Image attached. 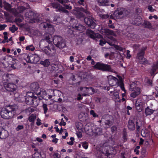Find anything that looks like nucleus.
Listing matches in <instances>:
<instances>
[{
    "label": "nucleus",
    "mask_w": 158,
    "mask_h": 158,
    "mask_svg": "<svg viewBox=\"0 0 158 158\" xmlns=\"http://www.w3.org/2000/svg\"><path fill=\"white\" fill-rule=\"evenodd\" d=\"M45 40L50 44L52 41L56 46L60 49L63 48L66 46V41L64 39L60 36L55 35L53 38L49 33H47L45 36Z\"/></svg>",
    "instance_id": "obj_1"
},
{
    "label": "nucleus",
    "mask_w": 158,
    "mask_h": 158,
    "mask_svg": "<svg viewBox=\"0 0 158 158\" xmlns=\"http://www.w3.org/2000/svg\"><path fill=\"white\" fill-rule=\"evenodd\" d=\"M73 22V23L72 25V28H71V29H70L69 30V32L71 34H73L74 36L75 35H79V32L77 33V32L78 31H84L85 29V27L83 25H82L79 23L77 20L74 19L72 20L71 21V22Z\"/></svg>",
    "instance_id": "obj_2"
},
{
    "label": "nucleus",
    "mask_w": 158,
    "mask_h": 158,
    "mask_svg": "<svg viewBox=\"0 0 158 158\" xmlns=\"http://www.w3.org/2000/svg\"><path fill=\"white\" fill-rule=\"evenodd\" d=\"M15 109L10 106L2 108L0 112V115L2 118L4 119H9L12 118L15 113Z\"/></svg>",
    "instance_id": "obj_3"
},
{
    "label": "nucleus",
    "mask_w": 158,
    "mask_h": 158,
    "mask_svg": "<svg viewBox=\"0 0 158 158\" xmlns=\"http://www.w3.org/2000/svg\"><path fill=\"white\" fill-rule=\"evenodd\" d=\"M117 77L118 79L116 77H114L113 79L110 81L109 83L112 86H119L121 90L124 92V93L122 94V97H124L125 96L126 90L124 88L123 81L121 76H118Z\"/></svg>",
    "instance_id": "obj_4"
},
{
    "label": "nucleus",
    "mask_w": 158,
    "mask_h": 158,
    "mask_svg": "<svg viewBox=\"0 0 158 158\" xmlns=\"http://www.w3.org/2000/svg\"><path fill=\"white\" fill-rule=\"evenodd\" d=\"M81 12H84L87 15L90 14V12L87 10L86 7L85 8L83 7H77L76 9L73 10V13L77 18L82 20L85 18V15Z\"/></svg>",
    "instance_id": "obj_5"
},
{
    "label": "nucleus",
    "mask_w": 158,
    "mask_h": 158,
    "mask_svg": "<svg viewBox=\"0 0 158 158\" xmlns=\"http://www.w3.org/2000/svg\"><path fill=\"white\" fill-rule=\"evenodd\" d=\"M147 49L146 46L142 48L137 54L136 58L139 60L140 64L144 65L149 64L148 60L144 58L145 51Z\"/></svg>",
    "instance_id": "obj_6"
},
{
    "label": "nucleus",
    "mask_w": 158,
    "mask_h": 158,
    "mask_svg": "<svg viewBox=\"0 0 158 158\" xmlns=\"http://www.w3.org/2000/svg\"><path fill=\"white\" fill-rule=\"evenodd\" d=\"M13 83H4L3 86L5 89L7 91L10 92V94L15 97V95L18 94L17 93V86L16 85Z\"/></svg>",
    "instance_id": "obj_7"
},
{
    "label": "nucleus",
    "mask_w": 158,
    "mask_h": 158,
    "mask_svg": "<svg viewBox=\"0 0 158 158\" xmlns=\"http://www.w3.org/2000/svg\"><path fill=\"white\" fill-rule=\"evenodd\" d=\"M24 58L27 63L31 64H36L40 60V58L37 55L31 53L25 54Z\"/></svg>",
    "instance_id": "obj_8"
},
{
    "label": "nucleus",
    "mask_w": 158,
    "mask_h": 158,
    "mask_svg": "<svg viewBox=\"0 0 158 158\" xmlns=\"http://www.w3.org/2000/svg\"><path fill=\"white\" fill-rule=\"evenodd\" d=\"M94 68L95 69L103 71H112V69H111V66L110 65L104 64L100 62H97L94 65Z\"/></svg>",
    "instance_id": "obj_9"
},
{
    "label": "nucleus",
    "mask_w": 158,
    "mask_h": 158,
    "mask_svg": "<svg viewBox=\"0 0 158 158\" xmlns=\"http://www.w3.org/2000/svg\"><path fill=\"white\" fill-rule=\"evenodd\" d=\"M51 5L53 8L56 9L55 11L56 12H59L64 13L67 15H68L69 14V11L68 10H65L64 7L58 2L52 3Z\"/></svg>",
    "instance_id": "obj_10"
},
{
    "label": "nucleus",
    "mask_w": 158,
    "mask_h": 158,
    "mask_svg": "<svg viewBox=\"0 0 158 158\" xmlns=\"http://www.w3.org/2000/svg\"><path fill=\"white\" fill-rule=\"evenodd\" d=\"M44 51L46 55L49 56H52L55 54L56 49L54 45L50 44L44 47Z\"/></svg>",
    "instance_id": "obj_11"
},
{
    "label": "nucleus",
    "mask_w": 158,
    "mask_h": 158,
    "mask_svg": "<svg viewBox=\"0 0 158 158\" xmlns=\"http://www.w3.org/2000/svg\"><path fill=\"white\" fill-rule=\"evenodd\" d=\"M15 76L12 74H4L2 77L3 80L6 81L17 83L19 80L15 79Z\"/></svg>",
    "instance_id": "obj_12"
},
{
    "label": "nucleus",
    "mask_w": 158,
    "mask_h": 158,
    "mask_svg": "<svg viewBox=\"0 0 158 158\" xmlns=\"http://www.w3.org/2000/svg\"><path fill=\"white\" fill-rule=\"evenodd\" d=\"M131 23L136 26H139L142 22L141 17L137 15H134L133 18L130 20Z\"/></svg>",
    "instance_id": "obj_13"
},
{
    "label": "nucleus",
    "mask_w": 158,
    "mask_h": 158,
    "mask_svg": "<svg viewBox=\"0 0 158 158\" xmlns=\"http://www.w3.org/2000/svg\"><path fill=\"white\" fill-rule=\"evenodd\" d=\"M109 38L110 40H108L106 41L104 40H100L99 44L101 46H103L104 44H105L107 43L110 46H114L115 44V42L116 41V39L112 36L110 37Z\"/></svg>",
    "instance_id": "obj_14"
},
{
    "label": "nucleus",
    "mask_w": 158,
    "mask_h": 158,
    "mask_svg": "<svg viewBox=\"0 0 158 158\" xmlns=\"http://www.w3.org/2000/svg\"><path fill=\"white\" fill-rule=\"evenodd\" d=\"M130 90L133 91L130 94L131 97L133 98H136L141 93L140 88L136 86H135V87H133L132 84L130 85Z\"/></svg>",
    "instance_id": "obj_15"
},
{
    "label": "nucleus",
    "mask_w": 158,
    "mask_h": 158,
    "mask_svg": "<svg viewBox=\"0 0 158 158\" xmlns=\"http://www.w3.org/2000/svg\"><path fill=\"white\" fill-rule=\"evenodd\" d=\"M84 22L88 26L91 28H94L96 26V23L92 18H85L84 19Z\"/></svg>",
    "instance_id": "obj_16"
},
{
    "label": "nucleus",
    "mask_w": 158,
    "mask_h": 158,
    "mask_svg": "<svg viewBox=\"0 0 158 158\" xmlns=\"http://www.w3.org/2000/svg\"><path fill=\"white\" fill-rule=\"evenodd\" d=\"M8 56L12 59V60L9 61V66L12 69H15L17 67L18 61L14 58V56L9 55Z\"/></svg>",
    "instance_id": "obj_17"
},
{
    "label": "nucleus",
    "mask_w": 158,
    "mask_h": 158,
    "mask_svg": "<svg viewBox=\"0 0 158 158\" xmlns=\"http://www.w3.org/2000/svg\"><path fill=\"white\" fill-rule=\"evenodd\" d=\"M111 155L109 151H106L105 153L99 151H97L96 154V156L98 158H106V157L110 158V156Z\"/></svg>",
    "instance_id": "obj_18"
},
{
    "label": "nucleus",
    "mask_w": 158,
    "mask_h": 158,
    "mask_svg": "<svg viewBox=\"0 0 158 158\" xmlns=\"http://www.w3.org/2000/svg\"><path fill=\"white\" fill-rule=\"evenodd\" d=\"M110 116L108 114H105L102 116V120L105 125L109 126L112 125V122L110 120Z\"/></svg>",
    "instance_id": "obj_19"
},
{
    "label": "nucleus",
    "mask_w": 158,
    "mask_h": 158,
    "mask_svg": "<svg viewBox=\"0 0 158 158\" xmlns=\"http://www.w3.org/2000/svg\"><path fill=\"white\" fill-rule=\"evenodd\" d=\"M30 88L31 90L34 92L35 94H36V92H38V90L40 89L39 84L37 82L32 83L30 85Z\"/></svg>",
    "instance_id": "obj_20"
},
{
    "label": "nucleus",
    "mask_w": 158,
    "mask_h": 158,
    "mask_svg": "<svg viewBox=\"0 0 158 158\" xmlns=\"http://www.w3.org/2000/svg\"><path fill=\"white\" fill-rule=\"evenodd\" d=\"M25 17L28 19L34 20L35 16V14L31 10H29L25 14Z\"/></svg>",
    "instance_id": "obj_21"
},
{
    "label": "nucleus",
    "mask_w": 158,
    "mask_h": 158,
    "mask_svg": "<svg viewBox=\"0 0 158 158\" xmlns=\"http://www.w3.org/2000/svg\"><path fill=\"white\" fill-rule=\"evenodd\" d=\"M117 10L122 17L127 16L128 14V10L125 8H118Z\"/></svg>",
    "instance_id": "obj_22"
},
{
    "label": "nucleus",
    "mask_w": 158,
    "mask_h": 158,
    "mask_svg": "<svg viewBox=\"0 0 158 158\" xmlns=\"http://www.w3.org/2000/svg\"><path fill=\"white\" fill-rule=\"evenodd\" d=\"M37 98L38 97L44 98L46 95V92L45 90L41 88L38 90V92L36 94Z\"/></svg>",
    "instance_id": "obj_23"
},
{
    "label": "nucleus",
    "mask_w": 158,
    "mask_h": 158,
    "mask_svg": "<svg viewBox=\"0 0 158 158\" xmlns=\"http://www.w3.org/2000/svg\"><path fill=\"white\" fill-rule=\"evenodd\" d=\"M134 120L130 119L128 121L127 127L128 129L130 131H134L135 129Z\"/></svg>",
    "instance_id": "obj_24"
},
{
    "label": "nucleus",
    "mask_w": 158,
    "mask_h": 158,
    "mask_svg": "<svg viewBox=\"0 0 158 158\" xmlns=\"http://www.w3.org/2000/svg\"><path fill=\"white\" fill-rule=\"evenodd\" d=\"M37 99V97L32 98L25 97V102L28 105H32L34 103V101Z\"/></svg>",
    "instance_id": "obj_25"
},
{
    "label": "nucleus",
    "mask_w": 158,
    "mask_h": 158,
    "mask_svg": "<svg viewBox=\"0 0 158 158\" xmlns=\"http://www.w3.org/2000/svg\"><path fill=\"white\" fill-rule=\"evenodd\" d=\"M98 2L100 6H109L110 5L108 0H98Z\"/></svg>",
    "instance_id": "obj_26"
},
{
    "label": "nucleus",
    "mask_w": 158,
    "mask_h": 158,
    "mask_svg": "<svg viewBox=\"0 0 158 158\" xmlns=\"http://www.w3.org/2000/svg\"><path fill=\"white\" fill-rule=\"evenodd\" d=\"M86 91L87 93V94H83L82 95L84 96H85L86 95H92L94 94L95 92V90L92 87H86Z\"/></svg>",
    "instance_id": "obj_27"
},
{
    "label": "nucleus",
    "mask_w": 158,
    "mask_h": 158,
    "mask_svg": "<svg viewBox=\"0 0 158 158\" xmlns=\"http://www.w3.org/2000/svg\"><path fill=\"white\" fill-rule=\"evenodd\" d=\"M86 34L89 37L94 39L95 38L94 32L90 29H88L86 31Z\"/></svg>",
    "instance_id": "obj_28"
},
{
    "label": "nucleus",
    "mask_w": 158,
    "mask_h": 158,
    "mask_svg": "<svg viewBox=\"0 0 158 158\" xmlns=\"http://www.w3.org/2000/svg\"><path fill=\"white\" fill-rule=\"evenodd\" d=\"M40 64L46 67H48L51 64L49 59H46L44 61H41Z\"/></svg>",
    "instance_id": "obj_29"
},
{
    "label": "nucleus",
    "mask_w": 158,
    "mask_h": 158,
    "mask_svg": "<svg viewBox=\"0 0 158 158\" xmlns=\"http://www.w3.org/2000/svg\"><path fill=\"white\" fill-rule=\"evenodd\" d=\"M103 32L105 33V34L106 35H114V32L112 30H110L108 29L105 28L103 30Z\"/></svg>",
    "instance_id": "obj_30"
},
{
    "label": "nucleus",
    "mask_w": 158,
    "mask_h": 158,
    "mask_svg": "<svg viewBox=\"0 0 158 158\" xmlns=\"http://www.w3.org/2000/svg\"><path fill=\"white\" fill-rule=\"evenodd\" d=\"M50 66L53 71H56L58 70L60 65L56 63H51Z\"/></svg>",
    "instance_id": "obj_31"
},
{
    "label": "nucleus",
    "mask_w": 158,
    "mask_h": 158,
    "mask_svg": "<svg viewBox=\"0 0 158 158\" xmlns=\"http://www.w3.org/2000/svg\"><path fill=\"white\" fill-rule=\"evenodd\" d=\"M77 3L79 6L84 7V8H85L86 7L87 10H88V7L85 0H79L77 2Z\"/></svg>",
    "instance_id": "obj_32"
},
{
    "label": "nucleus",
    "mask_w": 158,
    "mask_h": 158,
    "mask_svg": "<svg viewBox=\"0 0 158 158\" xmlns=\"http://www.w3.org/2000/svg\"><path fill=\"white\" fill-rule=\"evenodd\" d=\"M142 126V123L140 121H137L136 123V128L137 132H139Z\"/></svg>",
    "instance_id": "obj_33"
},
{
    "label": "nucleus",
    "mask_w": 158,
    "mask_h": 158,
    "mask_svg": "<svg viewBox=\"0 0 158 158\" xmlns=\"http://www.w3.org/2000/svg\"><path fill=\"white\" fill-rule=\"evenodd\" d=\"M36 118V115L35 114H31L29 117L28 120L29 122L34 123Z\"/></svg>",
    "instance_id": "obj_34"
},
{
    "label": "nucleus",
    "mask_w": 158,
    "mask_h": 158,
    "mask_svg": "<svg viewBox=\"0 0 158 158\" xmlns=\"http://www.w3.org/2000/svg\"><path fill=\"white\" fill-rule=\"evenodd\" d=\"M142 26L144 27L145 28H150L152 27V26L151 23L147 21H144L142 24Z\"/></svg>",
    "instance_id": "obj_35"
},
{
    "label": "nucleus",
    "mask_w": 158,
    "mask_h": 158,
    "mask_svg": "<svg viewBox=\"0 0 158 158\" xmlns=\"http://www.w3.org/2000/svg\"><path fill=\"white\" fill-rule=\"evenodd\" d=\"M113 15L114 18L117 19H119L122 17L117 9L114 11Z\"/></svg>",
    "instance_id": "obj_36"
},
{
    "label": "nucleus",
    "mask_w": 158,
    "mask_h": 158,
    "mask_svg": "<svg viewBox=\"0 0 158 158\" xmlns=\"http://www.w3.org/2000/svg\"><path fill=\"white\" fill-rule=\"evenodd\" d=\"M154 110L150 109L148 107H147L145 109V114L146 115H150L153 113Z\"/></svg>",
    "instance_id": "obj_37"
},
{
    "label": "nucleus",
    "mask_w": 158,
    "mask_h": 158,
    "mask_svg": "<svg viewBox=\"0 0 158 158\" xmlns=\"http://www.w3.org/2000/svg\"><path fill=\"white\" fill-rule=\"evenodd\" d=\"M136 109L139 110V111L142 110V104L141 102L139 100H137L135 102Z\"/></svg>",
    "instance_id": "obj_38"
},
{
    "label": "nucleus",
    "mask_w": 158,
    "mask_h": 158,
    "mask_svg": "<svg viewBox=\"0 0 158 158\" xmlns=\"http://www.w3.org/2000/svg\"><path fill=\"white\" fill-rule=\"evenodd\" d=\"M122 138L123 139L124 142H125L127 141V134L126 130L125 129H124L123 131Z\"/></svg>",
    "instance_id": "obj_39"
},
{
    "label": "nucleus",
    "mask_w": 158,
    "mask_h": 158,
    "mask_svg": "<svg viewBox=\"0 0 158 158\" xmlns=\"http://www.w3.org/2000/svg\"><path fill=\"white\" fill-rule=\"evenodd\" d=\"M27 8H28L30 7V6L29 4H27ZM27 9V8L23 6H20L18 9V12L19 13H22Z\"/></svg>",
    "instance_id": "obj_40"
},
{
    "label": "nucleus",
    "mask_w": 158,
    "mask_h": 158,
    "mask_svg": "<svg viewBox=\"0 0 158 158\" xmlns=\"http://www.w3.org/2000/svg\"><path fill=\"white\" fill-rule=\"evenodd\" d=\"M94 132L97 135H100L102 133V129L101 128L98 127H97L94 130Z\"/></svg>",
    "instance_id": "obj_41"
},
{
    "label": "nucleus",
    "mask_w": 158,
    "mask_h": 158,
    "mask_svg": "<svg viewBox=\"0 0 158 158\" xmlns=\"http://www.w3.org/2000/svg\"><path fill=\"white\" fill-rule=\"evenodd\" d=\"M32 158H43L40 152H36L32 156Z\"/></svg>",
    "instance_id": "obj_42"
},
{
    "label": "nucleus",
    "mask_w": 158,
    "mask_h": 158,
    "mask_svg": "<svg viewBox=\"0 0 158 158\" xmlns=\"http://www.w3.org/2000/svg\"><path fill=\"white\" fill-rule=\"evenodd\" d=\"M18 27H16L15 25H12V26L9 27V30L11 31L12 33H14L15 31L17 30Z\"/></svg>",
    "instance_id": "obj_43"
},
{
    "label": "nucleus",
    "mask_w": 158,
    "mask_h": 158,
    "mask_svg": "<svg viewBox=\"0 0 158 158\" xmlns=\"http://www.w3.org/2000/svg\"><path fill=\"white\" fill-rule=\"evenodd\" d=\"M62 5L63 6V7L65 8V10H70L72 9V6L71 5L69 4H63Z\"/></svg>",
    "instance_id": "obj_44"
},
{
    "label": "nucleus",
    "mask_w": 158,
    "mask_h": 158,
    "mask_svg": "<svg viewBox=\"0 0 158 158\" xmlns=\"http://www.w3.org/2000/svg\"><path fill=\"white\" fill-rule=\"evenodd\" d=\"M35 94L34 92H28L26 94L25 97L33 98L36 96H37L36 95V96H35Z\"/></svg>",
    "instance_id": "obj_45"
},
{
    "label": "nucleus",
    "mask_w": 158,
    "mask_h": 158,
    "mask_svg": "<svg viewBox=\"0 0 158 158\" xmlns=\"http://www.w3.org/2000/svg\"><path fill=\"white\" fill-rule=\"evenodd\" d=\"M51 157L52 158H60V155L57 152H54L52 154Z\"/></svg>",
    "instance_id": "obj_46"
},
{
    "label": "nucleus",
    "mask_w": 158,
    "mask_h": 158,
    "mask_svg": "<svg viewBox=\"0 0 158 158\" xmlns=\"http://www.w3.org/2000/svg\"><path fill=\"white\" fill-rule=\"evenodd\" d=\"M127 37L129 40H132L135 38L136 36L134 33H129L127 35Z\"/></svg>",
    "instance_id": "obj_47"
},
{
    "label": "nucleus",
    "mask_w": 158,
    "mask_h": 158,
    "mask_svg": "<svg viewBox=\"0 0 158 158\" xmlns=\"http://www.w3.org/2000/svg\"><path fill=\"white\" fill-rule=\"evenodd\" d=\"M35 47L33 46L32 45H30L27 46L26 48V50L31 51H34L35 50Z\"/></svg>",
    "instance_id": "obj_48"
},
{
    "label": "nucleus",
    "mask_w": 158,
    "mask_h": 158,
    "mask_svg": "<svg viewBox=\"0 0 158 158\" xmlns=\"http://www.w3.org/2000/svg\"><path fill=\"white\" fill-rule=\"evenodd\" d=\"M90 114L94 118H98V115L95 112L94 110H91L90 111Z\"/></svg>",
    "instance_id": "obj_49"
},
{
    "label": "nucleus",
    "mask_w": 158,
    "mask_h": 158,
    "mask_svg": "<svg viewBox=\"0 0 158 158\" xmlns=\"http://www.w3.org/2000/svg\"><path fill=\"white\" fill-rule=\"evenodd\" d=\"M42 107L44 110V114H46L48 110L47 105L45 103L43 104Z\"/></svg>",
    "instance_id": "obj_50"
},
{
    "label": "nucleus",
    "mask_w": 158,
    "mask_h": 158,
    "mask_svg": "<svg viewBox=\"0 0 158 158\" xmlns=\"http://www.w3.org/2000/svg\"><path fill=\"white\" fill-rule=\"evenodd\" d=\"M82 146L83 148L85 149L88 148V143L87 142L85 141L82 143Z\"/></svg>",
    "instance_id": "obj_51"
},
{
    "label": "nucleus",
    "mask_w": 158,
    "mask_h": 158,
    "mask_svg": "<svg viewBox=\"0 0 158 158\" xmlns=\"http://www.w3.org/2000/svg\"><path fill=\"white\" fill-rule=\"evenodd\" d=\"M158 69V61L156 63V64H153L152 68V70H153V69H155V71Z\"/></svg>",
    "instance_id": "obj_52"
},
{
    "label": "nucleus",
    "mask_w": 158,
    "mask_h": 158,
    "mask_svg": "<svg viewBox=\"0 0 158 158\" xmlns=\"http://www.w3.org/2000/svg\"><path fill=\"white\" fill-rule=\"evenodd\" d=\"M100 17L103 19H107L109 18V16L108 15H105L104 14H101L99 15Z\"/></svg>",
    "instance_id": "obj_53"
},
{
    "label": "nucleus",
    "mask_w": 158,
    "mask_h": 158,
    "mask_svg": "<svg viewBox=\"0 0 158 158\" xmlns=\"http://www.w3.org/2000/svg\"><path fill=\"white\" fill-rule=\"evenodd\" d=\"M3 35H4V40H8V37L7 36L8 33L7 32L5 31L3 33Z\"/></svg>",
    "instance_id": "obj_54"
},
{
    "label": "nucleus",
    "mask_w": 158,
    "mask_h": 158,
    "mask_svg": "<svg viewBox=\"0 0 158 158\" xmlns=\"http://www.w3.org/2000/svg\"><path fill=\"white\" fill-rule=\"evenodd\" d=\"M24 128L23 125H18L16 128V130L18 131L20 130L23 129Z\"/></svg>",
    "instance_id": "obj_55"
},
{
    "label": "nucleus",
    "mask_w": 158,
    "mask_h": 158,
    "mask_svg": "<svg viewBox=\"0 0 158 158\" xmlns=\"http://www.w3.org/2000/svg\"><path fill=\"white\" fill-rule=\"evenodd\" d=\"M7 25L6 24H0V31H2L4 30L5 27H6Z\"/></svg>",
    "instance_id": "obj_56"
},
{
    "label": "nucleus",
    "mask_w": 158,
    "mask_h": 158,
    "mask_svg": "<svg viewBox=\"0 0 158 158\" xmlns=\"http://www.w3.org/2000/svg\"><path fill=\"white\" fill-rule=\"evenodd\" d=\"M37 121L36 122V123L37 126H39L42 124L40 122L41 120L39 118H37Z\"/></svg>",
    "instance_id": "obj_57"
},
{
    "label": "nucleus",
    "mask_w": 158,
    "mask_h": 158,
    "mask_svg": "<svg viewBox=\"0 0 158 158\" xmlns=\"http://www.w3.org/2000/svg\"><path fill=\"white\" fill-rule=\"evenodd\" d=\"M148 9L149 10V11H150L151 12H153L155 10L154 9H153L152 6L150 5L149 6H148Z\"/></svg>",
    "instance_id": "obj_58"
},
{
    "label": "nucleus",
    "mask_w": 158,
    "mask_h": 158,
    "mask_svg": "<svg viewBox=\"0 0 158 158\" xmlns=\"http://www.w3.org/2000/svg\"><path fill=\"white\" fill-rule=\"evenodd\" d=\"M130 51L129 50H127V58H130L131 57V55L130 54Z\"/></svg>",
    "instance_id": "obj_59"
},
{
    "label": "nucleus",
    "mask_w": 158,
    "mask_h": 158,
    "mask_svg": "<svg viewBox=\"0 0 158 158\" xmlns=\"http://www.w3.org/2000/svg\"><path fill=\"white\" fill-rule=\"evenodd\" d=\"M77 134L78 138H81L82 136V133L80 132H77Z\"/></svg>",
    "instance_id": "obj_60"
},
{
    "label": "nucleus",
    "mask_w": 158,
    "mask_h": 158,
    "mask_svg": "<svg viewBox=\"0 0 158 158\" xmlns=\"http://www.w3.org/2000/svg\"><path fill=\"white\" fill-rule=\"evenodd\" d=\"M83 98L82 97L81 95L80 94H78V96L77 98V100L78 101L82 100Z\"/></svg>",
    "instance_id": "obj_61"
},
{
    "label": "nucleus",
    "mask_w": 158,
    "mask_h": 158,
    "mask_svg": "<svg viewBox=\"0 0 158 158\" xmlns=\"http://www.w3.org/2000/svg\"><path fill=\"white\" fill-rule=\"evenodd\" d=\"M147 83L148 84H149L150 85H152V81L150 79H148L147 80Z\"/></svg>",
    "instance_id": "obj_62"
},
{
    "label": "nucleus",
    "mask_w": 158,
    "mask_h": 158,
    "mask_svg": "<svg viewBox=\"0 0 158 158\" xmlns=\"http://www.w3.org/2000/svg\"><path fill=\"white\" fill-rule=\"evenodd\" d=\"M115 48L116 49L120 51H122L123 50V48L122 47H120L118 45L116 46Z\"/></svg>",
    "instance_id": "obj_63"
},
{
    "label": "nucleus",
    "mask_w": 158,
    "mask_h": 158,
    "mask_svg": "<svg viewBox=\"0 0 158 158\" xmlns=\"http://www.w3.org/2000/svg\"><path fill=\"white\" fill-rule=\"evenodd\" d=\"M114 95L115 97L116 98H119V95L118 94L117 92H115L114 94Z\"/></svg>",
    "instance_id": "obj_64"
}]
</instances>
